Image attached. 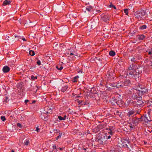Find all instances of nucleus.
I'll use <instances>...</instances> for the list:
<instances>
[{"instance_id": "nucleus-1", "label": "nucleus", "mask_w": 152, "mask_h": 152, "mask_svg": "<svg viewBox=\"0 0 152 152\" xmlns=\"http://www.w3.org/2000/svg\"><path fill=\"white\" fill-rule=\"evenodd\" d=\"M140 87L138 90H135V91H134V92H135V95H137L139 96H141L148 93V90L146 87H142V86H141V87L140 86Z\"/></svg>"}, {"instance_id": "nucleus-2", "label": "nucleus", "mask_w": 152, "mask_h": 152, "mask_svg": "<svg viewBox=\"0 0 152 152\" xmlns=\"http://www.w3.org/2000/svg\"><path fill=\"white\" fill-rule=\"evenodd\" d=\"M146 12L143 10L137 11L135 14V18L140 20H144L143 17L145 15Z\"/></svg>"}, {"instance_id": "nucleus-3", "label": "nucleus", "mask_w": 152, "mask_h": 152, "mask_svg": "<svg viewBox=\"0 0 152 152\" xmlns=\"http://www.w3.org/2000/svg\"><path fill=\"white\" fill-rule=\"evenodd\" d=\"M95 140L96 141L98 142L101 145H103L105 141V136L100 134L96 136Z\"/></svg>"}, {"instance_id": "nucleus-4", "label": "nucleus", "mask_w": 152, "mask_h": 152, "mask_svg": "<svg viewBox=\"0 0 152 152\" xmlns=\"http://www.w3.org/2000/svg\"><path fill=\"white\" fill-rule=\"evenodd\" d=\"M143 120L142 116L140 118H138L136 117H135L132 118L131 122L132 124L135 125V126L139 124L140 122L143 121Z\"/></svg>"}, {"instance_id": "nucleus-5", "label": "nucleus", "mask_w": 152, "mask_h": 152, "mask_svg": "<svg viewBox=\"0 0 152 152\" xmlns=\"http://www.w3.org/2000/svg\"><path fill=\"white\" fill-rule=\"evenodd\" d=\"M131 84L130 81L129 80H126L124 81L121 82V81L120 82V83H118V86H120L121 87H123L126 86H130Z\"/></svg>"}, {"instance_id": "nucleus-6", "label": "nucleus", "mask_w": 152, "mask_h": 152, "mask_svg": "<svg viewBox=\"0 0 152 152\" xmlns=\"http://www.w3.org/2000/svg\"><path fill=\"white\" fill-rule=\"evenodd\" d=\"M134 98L136 99V103L137 105L140 106L143 104V102L142 101V98L137 95L133 94L132 96Z\"/></svg>"}, {"instance_id": "nucleus-7", "label": "nucleus", "mask_w": 152, "mask_h": 152, "mask_svg": "<svg viewBox=\"0 0 152 152\" xmlns=\"http://www.w3.org/2000/svg\"><path fill=\"white\" fill-rule=\"evenodd\" d=\"M113 70H110L109 71L106 75V77H105V78H107V81H109L113 78Z\"/></svg>"}, {"instance_id": "nucleus-8", "label": "nucleus", "mask_w": 152, "mask_h": 152, "mask_svg": "<svg viewBox=\"0 0 152 152\" xmlns=\"http://www.w3.org/2000/svg\"><path fill=\"white\" fill-rule=\"evenodd\" d=\"M129 73V75H130L132 77H133L134 76L135 78L138 77V78L139 77V75L138 73V75L136 74V72L135 69H134V71H132V70H130L128 71Z\"/></svg>"}, {"instance_id": "nucleus-9", "label": "nucleus", "mask_w": 152, "mask_h": 152, "mask_svg": "<svg viewBox=\"0 0 152 152\" xmlns=\"http://www.w3.org/2000/svg\"><path fill=\"white\" fill-rule=\"evenodd\" d=\"M101 20L104 22L109 20L110 17L107 14H103L101 16Z\"/></svg>"}, {"instance_id": "nucleus-10", "label": "nucleus", "mask_w": 152, "mask_h": 152, "mask_svg": "<svg viewBox=\"0 0 152 152\" xmlns=\"http://www.w3.org/2000/svg\"><path fill=\"white\" fill-rule=\"evenodd\" d=\"M137 113L138 112H136V111L134 110H132L129 111L127 113V115L129 117L133 116L134 115H136Z\"/></svg>"}, {"instance_id": "nucleus-11", "label": "nucleus", "mask_w": 152, "mask_h": 152, "mask_svg": "<svg viewBox=\"0 0 152 152\" xmlns=\"http://www.w3.org/2000/svg\"><path fill=\"white\" fill-rule=\"evenodd\" d=\"M140 58L141 57L139 56V55H135V57H132L131 58L130 60L132 62L134 63H136L137 60H139Z\"/></svg>"}, {"instance_id": "nucleus-12", "label": "nucleus", "mask_w": 152, "mask_h": 152, "mask_svg": "<svg viewBox=\"0 0 152 152\" xmlns=\"http://www.w3.org/2000/svg\"><path fill=\"white\" fill-rule=\"evenodd\" d=\"M117 105L119 107L124 105V103L122 99L118 97L117 98Z\"/></svg>"}, {"instance_id": "nucleus-13", "label": "nucleus", "mask_w": 152, "mask_h": 152, "mask_svg": "<svg viewBox=\"0 0 152 152\" xmlns=\"http://www.w3.org/2000/svg\"><path fill=\"white\" fill-rule=\"evenodd\" d=\"M106 126V124L104 123H102L98 125L97 128L99 129H101L104 128Z\"/></svg>"}, {"instance_id": "nucleus-14", "label": "nucleus", "mask_w": 152, "mask_h": 152, "mask_svg": "<svg viewBox=\"0 0 152 152\" xmlns=\"http://www.w3.org/2000/svg\"><path fill=\"white\" fill-rule=\"evenodd\" d=\"M117 98L118 97L112 98L111 100V102L112 105H117Z\"/></svg>"}, {"instance_id": "nucleus-15", "label": "nucleus", "mask_w": 152, "mask_h": 152, "mask_svg": "<svg viewBox=\"0 0 152 152\" xmlns=\"http://www.w3.org/2000/svg\"><path fill=\"white\" fill-rule=\"evenodd\" d=\"M40 117L41 119L44 121H47L48 120L47 115L45 113H42Z\"/></svg>"}, {"instance_id": "nucleus-16", "label": "nucleus", "mask_w": 152, "mask_h": 152, "mask_svg": "<svg viewBox=\"0 0 152 152\" xmlns=\"http://www.w3.org/2000/svg\"><path fill=\"white\" fill-rule=\"evenodd\" d=\"M10 70V68L7 66H5L3 68L2 70L4 73H7L9 72Z\"/></svg>"}, {"instance_id": "nucleus-17", "label": "nucleus", "mask_w": 152, "mask_h": 152, "mask_svg": "<svg viewBox=\"0 0 152 152\" xmlns=\"http://www.w3.org/2000/svg\"><path fill=\"white\" fill-rule=\"evenodd\" d=\"M68 88V85L66 84L63 85L61 88V91L63 92H64L66 91Z\"/></svg>"}, {"instance_id": "nucleus-18", "label": "nucleus", "mask_w": 152, "mask_h": 152, "mask_svg": "<svg viewBox=\"0 0 152 152\" xmlns=\"http://www.w3.org/2000/svg\"><path fill=\"white\" fill-rule=\"evenodd\" d=\"M146 37L143 34H141L138 35L137 36V37L140 40H143Z\"/></svg>"}, {"instance_id": "nucleus-19", "label": "nucleus", "mask_w": 152, "mask_h": 152, "mask_svg": "<svg viewBox=\"0 0 152 152\" xmlns=\"http://www.w3.org/2000/svg\"><path fill=\"white\" fill-rule=\"evenodd\" d=\"M45 110V113L46 114H47L48 113H50L51 112V110L49 109V108L48 107H46L44 108Z\"/></svg>"}, {"instance_id": "nucleus-20", "label": "nucleus", "mask_w": 152, "mask_h": 152, "mask_svg": "<svg viewBox=\"0 0 152 152\" xmlns=\"http://www.w3.org/2000/svg\"><path fill=\"white\" fill-rule=\"evenodd\" d=\"M93 7L91 6H87L86 7V9L88 12L92 11H93Z\"/></svg>"}, {"instance_id": "nucleus-21", "label": "nucleus", "mask_w": 152, "mask_h": 152, "mask_svg": "<svg viewBox=\"0 0 152 152\" xmlns=\"http://www.w3.org/2000/svg\"><path fill=\"white\" fill-rule=\"evenodd\" d=\"M12 1L10 0H5L3 3V5L4 6L9 5L11 2Z\"/></svg>"}, {"instance_id": "nucleus-22", "label": "nucleus", "mask_w": 152, "mask_h": 152, "mask_svg": "<svg viewBox=\"0 0 152 152\" xmlns=\"http://www.w3.org/2000/svg\"><path fill=\"white\" fill-rule=\"evenodd\" d=\"M132 66H130L128 68V71H131L132 70V71H134L135 69L134 68V64H132Z\"/></svg>"}, {"instance_id": "nucleus-23", "label": "nucleus", "mask_w": 152, "mask_h": 152, "mask_svg": "<svg viewBox=\"0 0 152 152\" xmlns=\"http://www.w3.org/2000/svg\"><path fill=\"white\" fill-rule=\"evenodd\" d=\"M79 77L77 75L74 77L73 79L72 80V81L73 83L77 82L79 78Z\"/></svg>"}, {"instance_id": "nucleus-24", "label": "nucleus", "mask_w": 152, "mask_h": 152, "mask_svg": "<svg viewBox=\"0 0 152 152\" xmlns=\"http://www.w3.org/2000/svg\"><path fill=\"white\" fill-rule=\"evenodd\" d=\"M70 54L71 55H74L76 56H78L77 54V53L74 51L73 50H71L70 51Z\"/></svg>"}, {"instance_id": "nucleus-25", "label": "nucleus", "mask_w": 152, "mask_h": 152, "mask_svg": "<svg viewBox=\"0 0 152 152\" xmlns=\"http://www.w3.org/2000/svg\"><path fill=\"white\" fill-rule=\"evenodd\" d=\"M147 26L146 25H143L139 27V29L143 30L147 28Z\"/></svg>"}, {"instance_id": "nucleus-26", "label": "nucleus", "mask_w": 152, "mask_h": 152, "mask_svg": "<svg viewBox=\"0 0 152 152\" xmlns=\"http://www.w3.org/2000/svg\"><path fill=\"white\" fill-rule=\"evenodd\" d=\"M109 54L111 56H113L115 55V53L114 51L113 50H111L109 52Z\"/></svg>"}, {"instance_id": "nucleus-27", "label": "nucleus", "mask_w": 152, "mask_h": 152, "mask_svg": "<svg viewBox=\"0 0 152 152\" xmlns=\"http://www.w3.org/2000/svg\"><path fill=\"white\" fill-rule=\"evenodd\" d=\"M121 113H120L119 111L118 110L115 111L114 112V114L115 115H118L120 116L121 115Z\"/></svg>"}, {"instance_id": "nucleus-28", "label": "nucleus", "mask_w": 152, "mask_h": 152, "mask_svg": "<svg viewBox=\"0 0 152 152\" xmlns=\"http://www.w3.org/2000/svg\"><path fill=\"white\" fill-rule=\"evenodd\" d=\"M118 83H120L119 81H118L117 83H113V84H112L111 85H112V86L114 87H118L119 86H118Z\"/></svg>"}, {"instance_id": "nucleus-29", "label": "nucleus", "mask_w": 152, "mask_h": 152, "mask_svg": "<svg viewBox=\"0 0 152 152\" xmlns=\"http://www.w3.org/2000/svg\"><path fill=\"white\" fill-rule=\"evenodd\" d=\"M108 132L109 134L111 135H113L114 132L113 129H109Z\"/></svg>"}, {"instance_id": "nucleus-30", "label": "nucleus", "mask_w": 152, "mask_h": 152, "mask_svg": "<svg viewBox=\"0 0 152 152\" xmlns=\"http://www.w3.org/2000/svg\"><path fill=\"white\" fill-rule=\"evenodd\" d=\"M29 54L31 56H33L35 55L34 52L33 50H30L29 51Z\"/></svg>"}, {"instance_id": "nucleus-31", "label": "nucleus", "mask_w": 152, "mask_h": 152, "mask_svg": "<svg viewBox=\"0 0 152 152\" xmlns=\"http://www.w3.org/2000/svg\"><path fill=\"white\" fill-rule=\"evenodd\" d=\"M124 12L125 13V14L126 15H128L129 12H128V9H124Z\"/></svg>"}, {"instance_id": "nucleus-32", "label": "nucleus", "mask_w": 152, "mask_h": 152, "mask_svg": "<svg viewBox=\"0 0 152 152\" xmlns=\"http://www.w3.org/2000/svg\"><path fill=\"white\" fill-rule=\"evenodd\" d=\"M31 79L33 80H35V79H37V76H34L33 75H32L31 76Z\"/></svg>"}, {"instance_id": "nucleus-33", "label": "nucleus", "mask_w": 152, "mask_h": 152, "mask_svg": "<svg viewBox=\"0 0 152 152\" xmlns=\"http://www.w3.org/2000/svg\"><path fill=\"white\" fill-rule=\"evenodd\" d=\"M24 143L26 145H27L29 144V142L28 140H26Z\"/></svg>"}, {"instance_id": "nucleus-34", "label": "nucleus", "mask_w": 152, "mask_h": 152, "mask_svg": "<svg viewBox=\"0 0 152 152\" xmlns=\"http://www.w3.org/2000/svg\"><path fill=\"white\" fill-rule=\"evenodd\" d=\"M1 118L3 121H4L6 120V118L4 116H1Z\"/></svg>"}, {"instance_id": "nucleus-35", "label": "nucleus", "mask_w": 152, "mask_h": 152, "mask_svg": "<svg viewBox=\"0 0 152 152\" xmlns=\"http://www.w3.org/2000/svg\"><path fill=\"white\" fill-rule=\"evenodd\" d=\"M129 127H130L131 130H132V129L135 128V126L134 125L132 126V124H131V125L129 126Z\"/></svg>"}, {"instance_id": "nucleus-36", "label": "nucleus", "mask_w": 152, "mask_h": 152, "mask_svg": "<svg viewBox=\"0 0 152 152\" xmlns=\"http://www.w3.org/2000/svg\"><path fill=\"white\" fill-rule=\"evenodd\" d=\"M56 68L58 70H62L63 69V67H62V66H60L59 68V66H57Z\"/></svg>"}, {"instance_id": "nucleus-37", "label": "nucleus", "mask_w": 152, "mask_h": 152, "mask_svg": "<svg viewBox=\"0 0 152 152\" xmlns=\"http://www.w3.org/2000/svg\"><path fill=\"white\" fill-rule=\"evenodd\" d=\"M62 135V133H60L59 134V135L56 137V140H58V139L60 138Z\"/></svg>"}, {"instance_id": "nucleus-38", "label": "nucleus", "mask_w": 152, "mask_h": 152, "mask_svg": "<svg viewBox=\"0 0 152 152\" xmlns=\"http://www.w3.org/2000/svg\"><path fill=\"white\" fill-rule=\"evenodd\" d=\"M52 147L53 150L58 149V148H56V147L55 144L53 145Z\"/></svg>"}, {"instance_id": "nucleus-39", "label": "nucleus", "mask_w": 152, "mask_h": 152, "mask_svg": "<svg viewBox=\"0 0 152 152\" xmlns=\"http://www.w3.org/2000/svg\"><path fill=\"white\" fill-rule=\"evenodd\" d=\"M110 7H113L115 9H116V8L114 5L112 4H111L110 5Z\"/></svg>"}, {"instance_id": "nucleus-40", "label": "nucleus", "mask_w": 152, "mask_h": 152, "mask_svg": "<svg viewBox=\"0 0 152 152\" xmlns=\"http://www.w3.org/2000/svg\"><path fill=\"white\" fill-rule=\"evenodd\" d=\"M58 118L60 120H64V119L63 118V117H61V116H58Z\"/></svg>"}, {"instance_id": "nucleus-41", "label": "nucleus", "mask_w": 152, "mask_h": 152, "mask_svg": "<svg viewBox=\"0 0 152 152\" xmlns=\"http://www.w3.org/2000/svg\"><path fill=\"white\" fill-rule=\"evenodd\" d=\"M37 64L38 65H40L41 64V61L39 60H38L37 62Z\"/></svg>"}, {"instance_id": "nucleus-42", "label": "nucleus", "mask_w": 152, "mask_h": 152, "mask_svg": "<svg viewBox=\"0 0 152 152\" xmlns=\"http://www.w3.org/2000/svg\"><path fill=\"white\" fill-rule=\"evenodd\" d=\"M17 125L20 128H21L22 127V125L21 124L19 123H18L17 124Z\"/></svg>"}, {"instance_id": "nucleus-43", "label": "nucleus", "mask_w": 152, "mask_h": 152, "mask_svg": "<svg viewBox=\"0 0 152 152\" xmlns=\"http://www.w3.org/2000/svg\"><path fill=\"white\" fill-rule=\"evenodd\" d=\"M148 16H145V17L143 18H144V20H148Z\"/></svg>"}, {"instance_id": "nucleus-44", "label": "nucleus", "mask_w": 152, "mask_h": 152, "mask_svg": "<svg viewBox=\"0 0 152 152\" xmlns=\"http://www.w3.org/2000/svg\"><path fill=\"white\" fill-rule=\"evenodd\" d=\"M53 131H54V132L55 133L58 132V131H59V130H58L56 129H54Z\"/></svg>"}, {"instance_id": "nucleus-45", "label": "nucleus", "mask_w": 152, "mask_h": 152, "mask_svg": "<svg viewBox=\"0 0 152 152\" xmlns=\"http://www.w3.org/2000/svg\"><path fill=\"white\" fill-rule=\"evenodd\" d=\"M148 54L149 55H151V56H152V53L151 51H149L148 52Z\"/></svg>"}, {"instance_id": "nucleus-46", "label": "nucleus", "mask_w": 152, "mask_h": 152, "mask_svg": "<svg viewBox=\"0 0 152 152\" xmlns=\"http://www.w3.org/2000/svg\"><path fill=\"white\" fill-rule=\"evenodd\" d=\"M29 101V100H28V99H26L25 100V103L26 104H27V103Z\"/></svg>"}, {"instance_id": "nucleus-47", "label": "nucleus", "mask_w": 152, "mask_h": 152, "mask_svg": "<svg viewBox=\"0 0 152 152\" xmlns=\"http://www.w3.org/2000/svg\"><path fill=\"white\" fill-rule=\"evenodd\" d=\"M35 130L37 131V132H39V131L40 130V129L38 128H37Z\"/></svg>"}, {"instance_id": "nucleus-48", "label": "nucleus", "mask_w": 152, "mask_h": 152, "mask_svg": "<svg viewBox=\"0 0 152 152\" xmlns=\"http://www.w3.org/2000/svg\"><path fill=\"white\" fill-rule=\"evenodd\" d=\"M66 115H64V117H63V118L64 119V120L66 119Z\"/></svg>"}, {"instance_id": "nucleus-49", "label": "nucleus", "mask_w": 152, "mask_h": 152, "mask_svg": "<svg viewBox=\"0 0 152 152\" xmlns=\"http://www.w3.org/2000/svg\"><path fill=\"white\" fill-rule=\"evenodd\" d=\"M78 73H80V72H81V73H82L83 72H82V70H80L79 71H78Z\"/></svg>"}, {"instance_id": "nucleus-50", "label": "nucleus", "mask_w": 152, "mask_h": 152, "mask_svg": "<svg viewBox=\"0 0 152 152\" xmlns=\"http://www.w3.org/2000/svg\"><path fill=\"white\" fill-rule=\"evenodd\" d=\"M109 129H113V132H114V129L113 128H111V127H109Z\"/></svg>"}, {"instance_id": "nucleus-51", "label": "nucleus", "mask_w": 152, "mask_h": 152, "mask_svg": "<svg viewBox=\"0 0 152 152\" xmlns=\"http://www.w3.org/2000/svg\"><path fill=\"white\" fill-rule=\"evenodd\" d=\"M82 102V101H78V102L80 104Z\"/></svg>"}, {"instance_id": "nucleus-52", "label": "nucleus", "mask_w": 152, "mask_h": 152, "mask_svg": "<svg viewBox=\"0 0 152 152\" xmlns=\"http://www.w3.org/2000/svg\"><path fill=\"white\" fill-rule=\"evenodd\" d=\"M58 149H59L60 150L62 151L63 150V148H58Z\"/></svg>"}, {"instance_id": "nucleus-53", "label": "nucleus", "mask_w": 152, "mask_h": 152, "mask_svg": "<svg viewBox=\"0 0 152 152\" xmlns=\"http://www.w3.org/2000/svg\"><path fill=\"white\" fill-rule=\"evenodd\" d=\"M107 138L108 139H110L111 138V136L110 135H109L107 137Z\"/></svg>"}, {"instance_id": "nucleus-54", "label": "nucleus", "mask_w": 152, "mask_h": 152, "mask_svg": "<svg viewBox=\"0 0 152 152\" xmlns=\"http://www.w3.org/2000/svg\"><path fill=\"white\" fill-rule=\"evenodd\" d=\"M36 102V101L33 100L32 102V103H34Z\"/></svg>"}, {"instance_id": "nucleus-55", "label": "nucleus", "mask_w": 152, "mask_h": 152, "mask_svg": "<svg viewBox=\"0 0 152 152\" xmlns=\"http://www.w3.org/2000/svg\"><path fill=\"white\" fill-rule=\"evenodd\" d=\"M22 39H23V41H26V40L24 38H23Z\"/></svg>"}, {"instance_id": "nucleus-56", "label": "nucleus", "mask_w": 152, "mask_h": 152, "mask_svg": "<svg viewBox=\"0 0 152 152\" xmlns=\"http://www.w3.org/2000/svg\"><path fill=\"white\" fill-rule=\"evenodd\" d=\"M8 99V97H6V100H7V99Z\"/></svg>"}, {"instance_id": "nucleus-57", "label": "nucleus", "mask_w": 152, "mask_h": 152, "mask_svg": "<svg viewBox=\"0 0 152 152\" xmlns=\"http://www.w3.org/2000/svg\"><path fill=\"white\" fill-rule=\"evenodd\" d=\"M136 112H138V114H139V111H136ZM137 114H138V113Z\"/></svg>"}, {"instance_id": "nucleus-58", "label": "nucleus", "mask_w": 152, "mask_h": 152, "mask_svg": "<svg viewBox=\"0 0 152 152\" xmlns=\"http://www.w3.org/2000/svg\"><path fill=\"white\" fill-rule=\"evenodd\" d=\"M15 36V38H16V37H18V36Z\"/></svg>"}, {"instance_id": "nucleus-59", "label": "nucleus", "mask_w": 152, "mask_h": 152, "mask_svg": "<svg viewBox=\"0 0 152 152\" xmlns=\"http://www.w3.org/2000/svg\"><path fill=\"white\" fill-rule=\"evenodd\" d=\"M80 97V96H77V98H78V97Z\"/></svg>"}, {"instance_id": "nucleus-60", "label": "nucleus", "mask_w": 152, "mask_h": 152, "mask_svg": "<svg viewBox=\"0 0 152 152\" xmlns=\"http://www.w3.org/2000/svg\"><path fill=\"white\" fill-rule=\"evenodd\" d=\"M98 11H100V10H98Z\"/></svg>"}]
</instances>
